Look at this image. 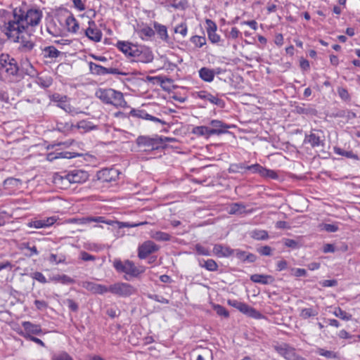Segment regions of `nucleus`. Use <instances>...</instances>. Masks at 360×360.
Wrapping results in <instances>:
<instances>
[{"instance_id": "nucleus-1", "label": "nucleus", "mask_w": 360, "mask_h": 360, "mask_svg": "<svg viewBox=\"0 0 360 360\" xmlns=\"http://www.w3.org/2000/svg\"><path fill=\"white\" fill-rule=\"evenodd\" d=\"M42 12L38 9H29L26 12L21 8H15L11 18L2 22L8 25V30L13 34L20 33V30L34 31L41 20Z\"/></svg>"}, {"instance_id": "nucleus-2", "label": "nucleus", "mask_w": 360, "mask_h": 360, "mask_svg": "<svg viewBox=\"0 0 360 360\" xmlns=\"http://www.w3.org/2000/svg\"><path fill=\"white\" fill-rule=\"evenodd\" d=\"M8 25L1 23L0 31L3 33L8 39L19 43V49L22 52L30 51L34 46V40L32 37L33 32L30 30H22L20 33L13 34V31H9Z\"/></svg>"}, {"instance_id": "nucleus-3", "label": "nucleus", "mask_w": 360, "mask_h": 360, "mask_svg": "<svg viewBox=\"0 0 360 360\" xmlns=\"http://www.w3.org/2000/svg\"><path fill=\"white\" fill-rule=\"evenodd\" d=\"M95 96L103 103L112 105L115 108H125L127 105L123 94L113 89L99 88L96 91Z\"/></svg>"}, {"instance_id": "nucleus-4", "label": "nucleus", "mask_w": 360, "mask_h": 360, "mask_svg": "<svg viewBox=\"0 0 360 360\" xmlns=\"http://www.w3.org/2000/svg\"><path fill=\"white\" fill-rule=\"evenodd\" d=\"M19 71L16 60L8 53L0 54V79L15 76Z\"/></svg>"}, {"instance_id": "nucleus-5", "label": "nucleus", "mask_w": 360, "mask_h": 360, "mask_svg": "<svg viewBox=\"0 0 360 360\" xmlns=\"http://www.w3.org/2000/svg\"><path fill=\"white\" fill-rule=\"evenodd\" d=\"M163 138L155 136L150 137L148 136H139L136 140V143L139 148H143L145 151L158 149L163 143Z\"/></svg>"}, {"instance_id": "nucleus-6", "label": "nucleus", "mask_w": 360, "mask_h": 360, "mask_svg": "<svg viewBox=\"0 0 360 360\" xmlns=\"http://www.w3.org/2000/svg\"><path fill=\"white\" fill-rule=\"evenodd\" d=\"M113 266L119 273H125L132 277L138 276L142 271H140L130 260L122 262L120 259H115L113 262Z\"/></svg>"}, {"instance_id": "nucleus-7", "label": "nucleus", "mask_w": 360, "mask_h": 360, "mask_svg": "<svg viewBox=\"0 0 360 360\" xmlns=\"http://www.w3.org/2000/svg\"><path fill=\"white\" fill-rule=\"evenodd\" d=\"M108 290V292L120 297H128L136 292L135 288L127 283H117L110 285Z\"/></svg>"}, {"instance_id": "nucleus-8", "label": "nucleus", "mask_w": 360, "mask_h": 360, "mask_svg": "<svg viewBox=\"0 0 360 360\" xmlns=\"http://www.w3.org/2000/svg\"><path fill=\"white\" fill-rule=\"evenodd\" d=\"M304 143H309L313 148L323 146L325 144V137L323 131L312 129L309 134H305Z\"/></svg>"}, {"instance_id": "nucleus-9", "label": "nucleus", "mask_w": 360, "mask_h": 360, "mask_svg": "<svg viewBox=\"0 0 360 360\" xmlns=\"http://www.w3.org/2000/svg\"><path fill=\"white\" fill-rule=\"evenodd\" d=\"M228 304L233 307L234 308L238 309L240 312L243 313L244 314L248 315V316L255 319H259L262 316L260 312H259L255 309L250 307L245 303L239 302L236 300H229L228 301Z\"/></svg>"}, {"instance_id": "nucleus-10", "label": "nucleus", "mask_w": 360, "mask_h": 360, "mask_svg": "<svg viewBox=\"0 0 360 360\" xmlns=\"http://www.w3.org/2000/svg\"><path fill=\"white\" fill-rule=\"evenodd\" d=\"M160 247L152 240H146L138 248V257L143 259L159 250Z\"/></svg>"}, {"instance_id": "nucleus-11", "label": "nucleus", "mask_w": 360, "mask_h": 360, "mask_svg": "<svg viewBox=\"0 0 360 360\" xmlns=\"http://www.w3.org/2000/svg\"><path fill=\"white\" fill-rule=\"evenodd\" d=\"M205 23L207 25L206 31L210 41L212 44L219 43L221 41V37L217 34V24L210 19H206Z\"/></svg>"}, {"instance_id": "nucleus-12", "label": "nucleus", "mask_w": 360, "mask_h": 360, "mask_svg": "<svg viewBox=\"0 0 360 360\" xmlns=\"http://www.w3.org/2000/svg\"><path fill=\"white\" fill-rule=\"evenodd\" d=\"M197 97L200 99L207 101L210 103L216 105L221 108L225 106V102L222 99L207 91H200L197 92Z\"/></svg>"}, {"instance_id": "nucleus-13", "label": "nucleus", "mask_w": 360, "mask_h": 360, "mask_svg": "<svg viewBox=\"0 0 360 360\" xmlns=\"http://www.w3.org/2000/svg\"><path fill=\"white\" fill-rule=\"evenodd\" d=\"M68 178H69L70 184H82L89 179V174L84 170L74 169L68 173Z\"/></svg>"}, {"instance_id": "nucleus-14", "label": "nucleus", "mask_w": 360, "mask_h": 360, "mask_svg": "<svg viewBox=\"0 0 360 360\" xmlns=\"http://www.w3.org/2000/svg\"><path fill=\"white\" fill-rule=\"evenodd\" d=\"M210 124L212 127V128H210L211 136L225 134L230 128L229 124L219 120H212Z\"/></svg>"}, {"instance_id": "nucleus-15", "label": "nucleus", "mask_w": 360, "mask_h": 360, "mask_svg": "<svg viewBox=\"0 0 360 360\" xmlns=\"http://www.w3.org/2000/svg\"><path fill=\"white\" fill-rule=\"evenodd\" d=\"M275 350L287 360H295V349L287 344H281L274 347Z\"/></svg>"}, {"instance_id": "nucleus-16", "label": "nucleus", "mask_w": 360, "mask_h": 360, "mask_svg": "<svg viewBox=\"0 0 360 360\" xmlns=\"http://www.w3.org/2000/svg\"><path fill=\"white\" fill-rule=\"evenodd\" d=\"M129 115L134 117L141 118L143 120H150L154 122H158L163 125L166 124V122L164 120H162L156 117H154L151 115H149L146 110H141V109H132Z\"/></svg>"}, {"instance_id": "nucleus-17", "label": "nucleus", "mask_w": 360, "mask_h": 360, "mask_svg": "<svg viewBox=\"0 0 360 360\" xmlns=\"http://www.w3.org/2000/svg\"><path fill=\"white\" fill-rule=\"evenodd\" d=\"M89 27L85 30V35L94 41H100L102 37V32L96 27L95 22L89 20Z\"/></svg>"}, {"instance_id": "nucleus-18", "label": "nucleus", "mask_w": 360, "mask_h": 360, "mask_svg": "<svg viewBox=\"0 0 360 360\" xmlns=\"http://www.w3.org/2000/svg\"><path fill=\"white\" fill-rule=\"evenodd\" d=\"M53 182L56 186L60 189H66L70 185L69 178H68V173L65 172L55 174L53 177Z\"/></svg>"}, {"instance_id": "nucleus-19", "label": "nucleus", "mask_w": 360, "mask_h": 360, "mask_svg": "<svg viewBox=\"0 0 360 360\" xmlns=\"http://www.w3.org/2000/svg\"><path fill=\"white\" fill-rule=\"evenodd\" d=\"M198 72L201 79L207 82H211L213 81L215 74L220 73V71L219 68L216 71L214 69L203 67L199 70Z\"/></svg>"}, {"instance_id": "nucleus-20", "label": "nucleus", "mask_w": 360, "mask_h": 360, "mask_svg": "<svg viewBox=\"0 0 360 360\" xmlns=\"http://www.w3.org/2000/svg\"><path fill=\"white\" fill-rule=\"evenodd\" d=\"M213 253L219 257H228L233 255V249L221 244H216L213 248Z\"/></svg>"}, {"instance_id": "nucleus-21", "label": "nucleus", "mask_w": 360, "mask_h": 360, "mask_svg": "<svg viewBox=\"0 0 360 360\" xmlns=\"http://www.w3.org/2000/svg\"><path fill=\"white\" fill-rule=\"evenodd\" d=\"M83 287L94 293L104 294L108 292V287L93 282H84Z\"/></svg>"}, {"instance_id": "nucleus-22", "label": "nucleus", "mask_w": 360, "mask_h": 360, "mask_svg": "<svg viewBox=\"0 0 360 360\" xmlns=\"http://www.w3.org/2000/svg\"><path fill=\"white\" fill-rule=\"evenodd\" d=\"M117 175V170L114 169H104L98 172V179L103 182H111L115 180V176Z\"/></svg>"}, {"instance_id": "nucleus-23", "label": "nucleus", "mask_w": 360, "mask_h": 360, "mask_svg": "<svg viewBox=\"0 0 360 360\" xmlns=\"http://www.w3.org/2000/svg\"><path fill=\"white\" fill-rule=\"evenodd\" d=\"M250 280L256 283L263 285L271 284L274 282V278L271 275L255 274L250 276Z\"/></svg>"}, {"instance_id": "nucleus-24", "label": "nucleus", "mask_w": 360, "mask_h": 360, "mask_svg": "<svg viewBox=\"0 0 360 360\" xmlns=\"http://www.w3.org/2000/svg\"><path fill=\"white\" fill-rule=\"evenodd\" d=\"M79 154L76 153H72L69 151H60V152H54V153H49L47 155V160L49 161H53L58 158H67L70 159L72 158H75L78 156Z\"/></svg>"}, {"instance_id": "nucleus-25", "label": "nucleus", "mask_w": 360, "mask_h": 360, "mask_svg": "<svg viewBox=\"0 0 360 360\" xmlns=\"http://www.w3.org/2000/svg\"><path fill=\"white\" fill-rule=\"evenodd\" d=\"M22 326L26 332V335H40L42 332L41 326L39 325L34 324L30 321H23Z\"/></svg>"}, {"instance_id": "nucleus-26", "label": "nucleus", "mask_w": 360, "mask_h": 360, "mask_svg": "<svg viewBox=\"0 0 360 360\" xmlns=\"http://www.w3.org/2000/svg\"><path fill=\"white\" fill-rule=\"evenodd\" d=\"M75 128H77L80 130L81 133H86L91 130L96 129L98 127L94 124L91 122L87 120H82L79 122L76 125H75Z\"/></svg>"}, {"instance_id": "nucleus-27", "label": "nucleus", "mask_w": 360, "mask_h": 360, "mask_svg": "<svg viewBox=\"0 0 360 360\" xmlns=\"http://www.w3.org/2000/svg\"><path fill=\"white\" fill-rule=\"evenodd\" d=\"M50 282L60 283L62 284L75 283V280L65 274H56L49 277Z\"/></svg>"}, {"instance_id": "nucleus-28", "label": "nucleus", "mask_w": 360, "mask_h": 360, "mask_svg": "<svg viewBox=\"0 0 360 360\" xmlns=\"http://www.w3.org/2000/svg\"><path fill=\"white\" fill-rule=\"evenodd\" d=\"M199 266L210 271H216L218 269V264L212 259H208L207 260L203 259H199Z\"/></svg>"}, {"instance_id": "nucleus-29", "label": "nucleus", "mask_w": 360, "mask_h": 360, "mask_svg": "<svg viewBox=\"0 0 360 360\" xmlns=\"http://www.w3.org/2000/svg\"><path fill=\"white\" fill-rule=\"evenodd\" d=\"M319 314V307H313L309 308H303L300 311V316L303 319H307L310 317L316 316Z\"/></svg>"}, {"instance_id": "nucleus-30", "label": "nucleus", "mask_w": 360, "mask_h": 360, "mask_svg": "<svg viewBox=\"0 0 360 360\" xmlns=\"http://www.w3.org/2000/svg\"><path fill=\"white\" fill-rule=\"evenodd\" d=\"M153 60V54L151 51H150L147 48H142V51H141L139 58L136 59L137 62H141L144 63H148L151 62Z\"/></svg>"}, {"instance_id": "nucleus-31", "label": "nucleus", "mask_w": 360, "mask_h": 360, "mask_svg": "<svg viewBox=\"0 0 360 360\" xmlns=\"http://www.w3.org/2000/svg\"><path fill=\"white\" fill-rule=\"evenodd\" d=\"M44 57L49 58L51 59L56 58L60 55V51H59L55 46H49L44 49L43 50Z\"/></svg>"}, {"instance_id": "nucleus-32", "label": "nucleus", "mask_w": 360, "mask_h": 360, "mask_svg": "<svg viewBox=\"0 0 360 360\" xmlns=\"http://www.w3.org/2000/svg\"><path fill=\"white\" fill-rule=\"evenodd\" d=\"M252 238L257 240H264L269 238L268 232L265 230L255 229L250 233Z\"/></svg>"}, {"instance_id": "nucleus-33", "label": "nucleus", "mask_w": 360, "mask_h": 360, "mask_svg": "<svg viewBox=\"0 0 360 360\" xmlns=\"http://www.w3.org/2000/svg\"><path fill=\"white\" fill-rule=\"evenodd\" d=\"M210 131V127L207 126H197L192 130L193 134L198 136H205L206 138L211 136Z\"/></svg>"}, {"instance_id": "nucleus-34", "label": "nucleus", "mask_w": 360, "mask_h": 360, "mask_svg": "<svg viewBox=\"0 0 360 360\" xmlns=\"http://www.w3.org/2000/svg\"><path fill=\"white\" fill-rule=\"evenodd\" d=\"M333 150L335 154L345 156L347 158H351L356 160H359L358 155L354 153L352 150H345L339 147H334Z\"/></svg>"}, {"instance_id": "nucleus-35", "label": "nucleus", "mask_w": 360, "mask_h": 360, "mask_svg": "<svg viewBox=\"0 0 360 360\" xmlns=\"http://www.w3.org/2000/svg\"><path fill=\"white\" fill-rule=\"evenodd\" d=\"M65 24L69 32L76 33L79 30V24L73 16H68L65 20Z\"/></svg>"}, {"instance_id": "nucleus-36", "label": "nucleus", "mask_w": 360, "mask_h": 360, "mask_svg": "<svg viewBox=\"0 0 360 360\" xmlns=\"http://www.w3.org/2000/svg\"><path fill=\"white\" fill-rule=\"evenodd\" d=\"M134 44L127 42L119 41L117 43V47L123 52L125 55L129 56L131 54L132 48L134 47Z\"/></svg>"}, {"instance_id": "nucleus-37", "label": "nucleus", "mask_w": 360, "mask_h": 360, "mask_svg": "<svg viewBox=\"0 0 360 360\" xmlns=\"http://www.w3.org/2000/svg\"><path fill=\"white\" fill-rule=\"evenodd\" d=\"M245 212V207L242 203H233L230 205L229 213L231 214H243Z\"/></svg>"}, {"instance_id": "nucleus-38", "label": "nucleus", "mask_w": 360, "mask_h": 360, "mask_svg": "<svg viewBox=\"0 0 360 360\" xmlns=\"http://www.w3.org/2000/svg\"><path fill=\"white\" fill-rule=\"evenodd\" d=\"M89 70L91 74L105 75V68L93 62L89 63Z\"/></svg>"}, {"instance_id": "nucleus-39", "label": "nucleus", "mask_w": 360, "mask_h": 360, "mask_svg": "<svg viewBox=\"0 0 360 360\" xmlns=\"http://www.w3.org/2000/svg\"><path fill=\"white\" fill-rule=\"evenodd\" d=\"M154 27L160 37L162 39L167 41L168 39V34L166 26L155 22L154 24Z\"/></svg>"}, {"instance_id": "nucleus-40", "label": "nucleus", "mask_w": 360, "mask_h": 360, "mask_svg": "<svg viewBox=\"0 0 360 360\" xmlns=\"http://www.w3.org/2000/svg\"><path fill=\"white\" fill-rule=\"evenodd\" d=\"M151 238L158 241H169L171 239V236L165 232L155 231L152 233Z\"/></svg>"}, {"instance_id": "nucleus-41", "label": "nucleus", "mask_w": 360, "mask_h": 360, "mask_svg": "<svg viewBox=\"0 0 360 360\" xmlns=\"http://www.w3.org/2000/svg\"><path fill=\"white\" fill-rule=\"evenodd\" d=\"M82 224L90 223V222H101L105 223L107 224H112L113 223L112 221H106L103 217H86L82 218L81 219Z\"/></svg>"}, {"instance_id": "nucleus-42", "label": "nucleus", "mask_w": 360, "mask_h": 360, "mask_svg": "<svg viewBox=\"0 0 360 360\" xmlns=\"http://www.w3.org/2000/svg\"><path fill=\"white\" fill-rule=\"evenodd\" d=\"M315 353L320 356H325L327 359H337L338 358V355L335 352H334L333 351L326 350L323 348H320V347L317 348L315 350Z\"/></svg>"}, {"instance_id": "nucleus-43", "label": "nucleus", "mask_w": 360, "mask_h": 360, "mask_svg": "<svg viewBox=\"0 0 360 360\" xmlns=\"http://www.w3.org/2000/svg\"><path fill=\"white\" fill-rule=\"evenodd\" d=\"M36 82L42 88H48L52 84L53 79L51 77H38Z\"/></svg>"}, {"instance_id": "nucleus-44", "label": "nucleus", "mask_w": 360, "mask_h": 360, "mask_svg": "<svg viewBox=\"0 0 360 360\" xmlns=\"http://www.w3.org/2000/svg\"><path fill=\"white\" fill-rule=\"evenodd\" d=\"M190 41L197 48H201L206 44V38L204 36L194 35L191 37Z\"/></svg>"}, {"instance_id": "nucleus-45", "label": "nucleus", "mask_w": 360, "mask_h": 360, "mask_svg": "<svg viewBox=\"0 0 360 360\" xmlns=\"http://www.w3.org/2000/svg\"><path fill=\"white\" fill-rule=\"evenodd\" d=\"M73 128H75V125L72 123H69V122L63 123L60 122H58L56 124L57 130H58L59 131H61V132L65 133V132L70 131L72 130Z\"/></svg>"}, {"instance_id": "nucleus-46", "label": "nucleus", "mask_w": 360, "mask_h": 360, "mask_svg": "<svg viewBox=\"0 0 360 360\" xmlns=\"http://www.w3.org/2000/svg\"><path fill=\"white\" fill-rule=\"evenodd\" d=\"M47 32L52 36L57 37L60 35L61 30L60 28L56 27L54 22H50L46 27Z\"/></svg>"}, {"instance_id": "nucleus-47", "label": "nucleus", "mask_w": 360, "mask_h": 360, "mask_svg": "<svg viewBox=\"0 0 360 360\" xmlns=\"http://www.w3.org/2000/svg\"><path fill=\"white\" fill-rule=\"evenodd\" d=\"M138 34L142 39H143V37H150L153 36L155 34V32L151 27L146 26L140 29L138 31Z\"/></svg>"}, {"instance_id": "nucleus-48", "label": "nucleus", "mask_w": 360, "mask_h": 360, "mask_svg": "<svg viewBox=\"0 0 360 360\" xmlns=\"http://www.w3.org/2000/svg\"><path fill=\"white\" fill-rule=\"evenodd\" d=\"M334 315L342 320L349 321L352 319V315L343 311L341 308H337L334 311Z\"/></svg>"}, {"instance_id": "nucleus-49", "label": "nucleus", "mask_w": 360, "mask_h": 360, "mask_svg": "<svg viewBox=\"0 0 360 360\" xmlns=\"http://www.w3.org/2000/svg\"><path fill=\"white\" fill-rule=\"evenodd\" d=\"M213 308L219 316H224L225 318H228L229 316V313L224 307L219 304H214Z\"/></svg>"}, {"instance_id": "nucleus-50", "label": "nucleus", "mask_w": 360, "mask_h": 360, "mask_svg": "<svg viewBox=\"0 0 360 360\" xmlns=\"http://www.w3.org/2000/svg\"><path fill=\"white\" fill-rule=\"evenodd\" d=\"M49 262L54 264H60L65 262V257L63 255H57L56 254H51L49 257Z\"/></svg>"}, {"instance_id": "nucleus-51", "label": "nucleus", "mask_w": 360, "mask_h": 360, "mask_svg": "<svg viewBox=\"0 0 360 360\" xmlns=\"http://www.w3.org/2000/svg\"><path fill=\"white\" fill-rule=\"evenodd\" d=\"M188 28L185 22L181 23L180 25L176 26L174 28V32L179 33L183 37L186 36Z\"/></svg>"}, {"instance_id": "nucleus-52", "label": "nucleus", "mask_w": 360, "mask_h": 360, "mask_svg": "<svg viewBox=\"0 0 360 360\" xmlns=\"http://www.w3.org/2000/svg\"><path fill=\"white\" fill-rule=\"evenodd\" d=\"M338 94L342 100H343L345 101H350V98H351L350 95L348 93V91L345 88L338 87Z\"/></svg>"}, {"instance_id": "nucleus-53", "label": "nucleus", "mask_w": 360, "mask_h": 360, "mask_svg": "<svg viewBox=\"0 0 360 360\" xmlns=\"http://www.w3.org/2000/svg\"><path fill=\"white\" fill-rule=\"evenodd\" d=\"M68 97L66 96H63L59 94H53L50 96V99L51 101L58 103H65Z\"/></svg>"}, {"instance_id": "nucleus-54", "label": "nucleus", "mask_w": 360, "mask_h": 360, "mask_svg": "<svg viewBox=\"0 0 360 360\" xmlns=\"http://www.w3.org/2000/svg\"><path fill=\"white\" fill-rule=\"evenodd\" d=\"M257 252L262 256H271L273 249L269 245H264L257 248Z\"/></svg>"}, {"instance_id": "nucleus-55", "label": "nucleus", "mask_w": 360, "mask_h": 360, "mask_svg": "<svg viewBox=\"0 0 360 360\" xmlns=\"http://www.w3.org/2000/svg\"><path fill=\"white\" fill-rule=\"evenodd\" d=\"M262 169L264 167L259 164H254L246 167V170L250 171L252 173H258L261 176L262 175Z\"/></svg>"}, {"instance_id": "nucleus-56", "label": "nucleus", "mask_w": 360, "mask_h": 360, "mask_svg": "<svg viewBox=\"0 0 360 360\" xmlns=\"http://www.w3.org/2000/svg\"><path fill=\"white\" fill-rule=\"evenodd\" d=\"M170 6L180 10H184L188 7V2L186 0H180L178 2L174 1L170 4Z\"/></svg>"}, {"instance_id": "nucleus-57", "label": "nucleus", "mask_w": 360, "mask_h": 360, "mask_svg": "<svg viewBox=\"0 0 360 360\" xmlns=\"http://www.w3.org/2000/svg\"><path fill=\"white\" fill-rule=\"evenodd\" d=\"M32 278L37 280V281L43 284L50 282L49 279L47 280L46 277L43 275V274L39 271L34 272L32 274Z\"/></svg>"}, {"instance_id": "nucleus-58", "label": "nucleus", "mask_w": 360, "mask_h": 360, "mask_svg": "<svg viewBox=\"0 0 360 360\" xmlns=\"http://www.w3.org/2000/svg\"><path fill=\"white\" fill-rule=\"evenodd\" d=\"M246 167L247 166H245L243 163L232 164L231 165L229 171V172L237 173L239 172L240 169L246 170Z\"/></svg>"}, {"instance_id": "nucleus-59", "label": "nucleus", "mask_w": 360, "mask_h": 360, "mask_svg": "<svg viewBox=\"0 0 360 360\" xmlns=\"http://www.w3.org/2000/svg\"><path fill=\"white\" fill-rule=\"evenodd\" d=\"M195 250L198 255L210 256L211 255L210 251L200 244H197L195 246Z\"/></svg>"}, {"instance_id": "nucleus-60", "label": "nucleus", "mask_w": 360, "mask_h": 360, "mask_svg": "<svg viewBox=\"0 0 360 360\" xmlns=\"http://www.w3.org/2000/svg\"><path fill=\"white\" fill-rule=\"evenodd\" d=\"M262 175L263 177H269L272 179H276L278 178V174L274 170H271L264 167L262 169Z\"/></svg>"}, {"instance_id": "nucleus-61", "label": "nucleus", "mask_w": 360, "mask_h": 360, "mask_svg": "<svg viewBox=\"0 0 360 360\" xmlns=\"http://www.w3.org/2000/svg\"><path fill=\"white\" fill-rule=\"evenodd\" d=\"M321 226L322 230L328 233H334L338 230V226L336 224H323Z\"/></svg>"}, {"instance_id": "nucleus-62", "label": "nucleus", "mask_w": 360, "mask_h": 360, "mask_svg": "<svg viewBox=\"0 0 360 360\" xmlns=\"http://www.w3.org/2000/svg\"><path fill=\"white\" fill-rule=\"evenodd\" d=\"M64 303L67 304L68 308L72 311H77L79 309L77 303H76L72 299H67L65 301H64Z\"/></svg>"}, {"instance_id": "nucleus-63", "label": "nucleus", "mask_w": 360, "mask_h": 360, "mask_svg": "<svg viewBox=\"0 0 360 360\" xmlns=\"http://www.w3.org/2000/svg\"><path fill=\"white\" fill-rule=\"evenodd\" d=\"M291 274L296 277L305 276L307 275V271L304 269L292 268Z\"/></svg>"}, {"instance_id": "nucleus-64", "label": "nucleus", "mask_w": 360, "mask_h": 360, "mask_svg": "<svg viewBox=\"0 0 360 360\" xmlns=\"http://www.w3.org/2000/svg\"><path fill=\"white\" fill-rule=\"evenodd\" d=\"M52 360H73V359L67 352H62L54 355Z\"/></svg>"}]
</instances>
